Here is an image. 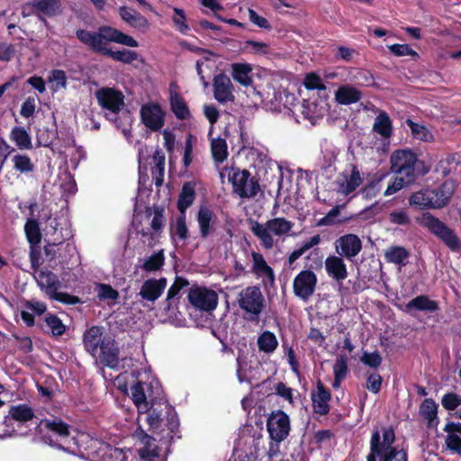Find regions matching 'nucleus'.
I'll return each instance as SVG.
<instances>
[{"mask_svg": "<svg viewBox=\"0 0 461 461\" xmlns=\"http://www.w3.org/2000/svg\"><path fill=\"white\" fill-rule=\"evenodd\" d=\"M67 75L62 69H53L50 71L49 81L54 86H52L54 91L65 89L67 87Z\"/></svg>", "mask_w": 461, "mask_h": 461, "instance_id": "nucleus-57", "label": "nucleus"}, {"mask_svg": "<svg viewBox=\"0 0 461 461\" xmlns=\"http://www.w3.org/2000/svg\"><path fill=\"white\" fill-rule=\"evenodd\" d=\"M391 170L396 175L407 176L408 182H416L417 174L424 176L429 169H420V166L424 167L423 161L418 159L417 155L410 149H397L393 151L390 158Z\"/></svg>", "mask_w": 461, "mask_h": 461, "instance_id": "nucleus-3", "label": "nucleus"}, {"mask_svg": "<svg viewBox=\"0 0 461 461\" xmlns=\"http://www.w3.org/2000/svg\"><path fill=\"white\" fill-rule=\"evenodd\" d=\"M188 300L192 305L202 311L211 312L218 304V294L207 288H192L188 294Z\"/></svg>", "mask_w": 461, "mask_h": 461, "instance_id": "nucleus-14", "label": "nucleus"}, {"mask_svg": "<svg viewBox=\"0 0 461 461\" xmlns=\"http://www.w3.org/2000/svg\"><path fill=\"white\" fill-rule=\"evenodd\" d=\"M325 270L327 275L337 282H341L348 277V269L342 257L330 255L325 259Z\"/></svg>", "mask_w": 461, "mask_h": 461, "instance_id": "nucleus-25", "label": "nucleus"}, {"mask_svg": "<svg viewBox=\"0 0 461 461\" xmlns=\"http://www.w3.org/2000/svg\"><path fill=\"white\" fill-rule=\"evenodd\" d=\"M164 409L166 410L165 418L167 419V427L170 433L175 434L178 430L179 420L177 413L173 406L167 401L164 402Z\"/></svg>", "mask_w": 461, "mask_h": 461, "instance_id": "nucleus-53", "label": "nucleus"}, {"mask_svg": "<svg viewBox=\"0 0 461 461\" xmlns=\"http://www.w3.org/2000/svg\"><path fill=\"white\" fill-rule=\"evenodd\" d=\"M217 217L206 205H201L197 212V222L202 239L208 238L214 231Z\"/></svg>", "mask_w": 461, "mask_h": 461, "instance_id": "nucleus-26", "label": "nucleus"}, {"mask_svg": "<svg viewBox=\"0 0 461 461\" xmlns=\"http://www.w3.org/2000/svg\"><path fill=\"white\" fill-rule=\"evenodd\" d=\"M119 354L120 348L118 344L111 336L104 339L97 353L100 363L113 369L116 368L119 365Z\"/></svg>", "mask_w": 461, "mask_h": 461, "instance_id": "nucleus-20", "label": "nucleus"}, {"mask_svg": "<svg viewBox=\"0 0 461 461\" xmlns=\"http://www.w3.org/2000/svg\"><path fill=\"white\" fill-rule=\"evenodd\" d=\"M396 437L393 426L375 428L371 435L366 461H408V452L394 446Z\"/></svg>", "mask_w": 461, "mask_h": 461, "instance_id": "nucleus-1", "label": "nucleus"}, {"mask_svg": "<svg viewBox=\"0 0 461 461\" xmlns=\"http://www.w3.org/2000/svg\"><path fill=\"white\" fill-rule=\"evenodd\" d=\"M44 322L53 337L62 336L66 332V326L56 314H48L44 318Z\"/></svg>", "mask_w": 461, "mask_h": 461, "instance_id": "nucleus-49", "label": "nucleus"}, {"mask_svg": "<svg viewBox=\"0 0 461 461\" xmlns=\"http://www.w3.org/2000/svg\"><path fill=\"white\" fill-rule=\"evenodd\" d=\"M108 337L103 326H92L83 335L84 347L91 356L96 357L100 347Z\"/></svg>", "mask_w": 461, "mask_h": 461, "instance_id": "nucleus-16", "label": "nucleus"}, {"mask_svg": "<svg viewBox=\"0 0 461 461\" xmlns=\"http://www.w3.org/2000/svg\"><path fill=\"white\" fill-rule=\"evenodd\" d=\"M239 306L250 314V320H256L265 308V298L258 285L244 288L239 294Z\"/></svg>", "mask_w": 461, "mask_h": 461, "instance_id": "nucleus-9", "label": "nucleus"}, {"mask_svg": "<svg viewBox=\"0 0 461 461\" xmlns=\"http://www.w3.org/2000/svg\"><path fill=\"white\" fill-rule=\"evenodd\" d=\"M303 86L308 90H326V86L322 83L320 76L313 72L306 75Z\"/></svg>", "mask_w": 461, "mask_h": 461, "instance_id": "nucleus-61", "label": "nucleus"}, {"mask_svg": "<svg viewBox=\"0 0 461 461\" xmlns=\"http://www.w3.org/2000/svg\"><path fill=\"white\" fill-rule=\"evenodd\" d=\"M234 86L230 77L224 73L216 75L213 78V96L220 104L233 102Z\"/></svg>", "mask_w": 461, "mask_h": 461, "instance_id": "nucleus-17", "label": "nucleus"}, {"mask_svg": "<svg viewBox=\"0 0 461 461\" xmlns=\"http://www.w3.org/2000/svg\"><path fill=\"white\" fill-rule=\"evenodd\" d=\"M252 68L247 63H233L231 64V76L232 78L243 86H249L252 84L253 80L250 77Z\"/></svg>", "mask_w": 461, "mask_h": 461, "instance_id": "nucleus-35", "label": "nucleus"}, {"mask_svg": "<svg viewBox=\"0 0 461 461\" xmlns=\"http://www.w3.org/2000/svg\"><path fill=\"white\" fill-rule=\"evenodd\" d=\"M37 284L42 290H45L50 299L57 302L67 305H76L82 303L78 296L65 292H58L60 287V281L57 275L50 270L39 273Z\"/></svg>", "mask_w": 461, "mask_h": 461, "instance_id": "nucleus-7", "label": "nucleus"}, {"mask_svg": "<svg viewBox=\"0 0 461 461\" xmlns=\"http://www.w3.org/2000/svg\"><path fill=\"white\" fill-rule=\"evenodd\" d=\"M141 443L143 447L139 449V455L144 461H155L159 456V448L155 444V438L141 430Z\"/></svg>", "mask_w": 461, "mask_h": 461, "instance_id": "nucleus-32", "label": "nucleus"}, {"mask_svg": "<svg viewBox=\"0 0 461 461\" xmlns=\"http://www.w3.org/2000/svg\"><path fill=\"white\" fill-rule=\"evenodd\" d=\"M406 122L411 129L413 138L422 141H429L432 139L431 132L424 125L410 119H408Z\"/></svg>", "mask_w": 461, "mask_h": 461, "instance_id": "nucleus-52", "label": "nucleus"}, {"mask_svg": "<svg viewBox=\"0 0 461 461\" xmlns=\"http://www.w3.org/2000/svg\"><path fill=\"white\" fill-rule=\"evenodd\" d=\"M445 444L452 453L461 456V438L455 433H447Z\"/></svg>", "mask_w": 461, "mask_h": 461, "instance_id": "nucleus-64", "label": "nucleus"}, {"mask_svg": "<svg viewBox=\"0 0 461 461\" xmlns=\"http://www.w3.org/2000/svg\"><path fill=\"white\" fill-rule=\"evenodd\" d=\"M174 13L175 15L173 16V23L175 24V27L182 34H186L190 28L186 23V17L184 10L175 7Z\"/></svg>", "mask_w": 461, "mask_h": 461, "instance_id": "nucleus-59", "label": "nucleus"}, {"mask_svg": "<svg viewBox=\"0 0 461 461\" xmlns=\"http://www.w3.org/2000/svg\"><path fill=\"white\" fill-rule=\"evenodd\" d=\"M140 114L141 122L152 131H158L165 124V113L158 103L143 104Z\"/></svg>", "mask_w": 461, "mask_h": 461, "instance_id": "nucleus-12", "label": "nucleus"}, {"mask_svg": "<svg viewBox=\"0 0 461 461\" xmlns=\"http://www.w3.org/2000/svg\"><path fill=\"white\" fill-rule=\"evenodd\" d=\"M373 130L384 138L391 137L393 133L392 121L385 112H381L376 116Z\"/></svg>", "mask_w": 461, "mask_h": 461, "instance_id": "nucleus-44", "label": "nucleus"}, {"mask_svg": "<svg viewBox=\"0 0 461 461\" xmlns=\"http://www.w3.org/2000/svg\"><path fill=\"white\" fill-rule=\"evenodd\" d=\"M456 188V183L453 179H447L438 187L432 188L438 209H442L449 203Z\"/></svg>", "mask_w": 461, "mask_h": 461, "instance_id": "nucleus-27", "label": "nucleus"}, {"mask_svg": "<svg viewBox=\"0 0 461 461\" xmlns=\"http://www.w3.org/2000/svg\"><path fill=\"white\" fill-rule=\"evenodd\" d=\"M383 377L377 372H372L366 375V387L373 393L381 391Z\"/></svg>", "mask_w": 461, "mask_h": 461, "instance_id": "nucleus-62", "label": "nucleus"}, {"mask_svg": "<svg viewBox=\"0 0 461 461\" xmlns=\"http://www.w3.org/2000/svg\"><path fill=\"white\" fill-rule=\"evenodd\" d=\"M10 140L15 143L20 149H32V138L23 127L15 126L10 132Z\"/></svg>", "mask_w": 461, "mask_h": 461, "instance_id": "nucleus-42", "label": "nucleus"}, {"mask_svg": "<svg viewBox=\"0 0 461 461\" xmlns=\"http://www.w3.org/2000/svg\"><path fill=\"white\" fill-rule=\"evenodd\" d=\"M345 181L339 183V191L345 195H348L362 184L363 179L356 165H351V173L348 176L343 174Z\"/></svg>", "mask_w": 461, "mask_h": 461, "instance_id": "nucleus-33", "label": "nucleus"}, {"mask_svg": "<svg viewBox=\"0 0 461 461\" xmlns=\"http://www.w3.org/2000/svg\"><path fill=\"white\" fill-rule=\"evenodd\" d=\"M438 404L432 398H426L419 408V414L428 421V428H436L439 422L438 418Z\"/></svg>", "mask_w": 461, "mask_h": 461, "instance_id": "nucleus-31", "label": "nucleus"}, {"mask_svg": "<svg viewBox=\"0 0 461 461\" xmlns=\"http://www.w3.org/2000/svg\"><path fill=\"white\" fill-rule=\"evenodd\" d=\"M362 97V93L355 87L342 86L338 88L335 94V100L339 104L348 105L357 103Z\"/></svg>", "mask_w": 461, "mask_h": 461, "instance_id": "nucleus-34", "label": "nucleus"}, {"mask_svg": "<svg viewBox=\"0 0 461 461\" xmlns=\"http://www.w3.org/2000/svg\"><path fill=\"white\" fill-rule=\"evenodd\" d=\"M189 285L188 281L183 277L176 276L173 285L169 287L167 293L166 302L167 303V307L171 305L170 300L176 297L181 289Z\"/></svg>", "mask_w": 461, "mask_h": 461, "instance_id": "nucleus-60", "label": "nucleus"}, {"mask_svg": "<svg viewBox=\"0 0 461 461\" xmlns=\"http://www.w3.org/2000/svg\"><path fill=\"white\" fill-rule=\"evenodd\" d=\"M154 167L151 168V174L156 186H161L164 182L165 172V155L161 149H157L153 155Z\"/></svg>", "mask_w": 461, "mask_h": 461, "instance_id": "nucleus-40", "label": "nucleus"}, {"mask_svg": "<svg viewBox=\"0 0 461 461\" xmlns=\"http://www.w3.org/2000/svg\"><path fill=\"white\" fill-rule=\"evenodd\" d=\"M252 272L258 277L265 276L270 284H274L276 276L273 268L267 263L262 254L252 251Z\"/></svg>", "mask_w": 461, "mask_h": 461, "instance_id": "nucleus-30", "label": "nucleus"}, {"mask_svg": "<svg viewBox=\"0 0 461 461\" xmlns=\"http://www.w3.org/2000/svg\"><path fill=\"white\" fill-rule=\"evenodd\" d=\"M30 5L34 9V14L44 23H47L45 17L56 16L61 8L60 0H32Z\"/></svg>", "mask_w": 461, "mask_h": 461, "instance_id": "nucleus-22", "label": "nucleus"}, {"mask_svg": "<svg viewBox=\"0 0 461 461\" xmlns=\"http://www.w3.org/2000/svg\"><path fill=\"white\" fill-rule=\"evenodd\" d=\"M14 168L21 174L32 173L34 170V164L28 155L17 154L12 158Z\"/></svg>", "mask_w": 461, "mask_h": 461, "instance_id": "nucleus-48", "label": "nucleus"}, {"mask_svg": "<svg viewBox=\"0 0 461 461\" xmlns=\"http://www.w3.org/2000/svg\"><path fill=\"white\" fill-rule=\"evenodd\" d=\"M390 52L396 57H403L410 56L413 59H419V54L413 49H411L408 44H393L388 47Z\"/></svg>", "mask_w": 461, "mask_h": 461, "instance_id": "nucleus-58", "label": "nucleus"}, {"mask_svg": "<svg viewBox=\"0 0 461 461\" xmlns=\"http://www.w3.org/2000/svg\"><path fill=\"white\" fill-rule=\"evenodd\" d=\"M196 183L194 181L185 182L178 194L176 207L180 213L185 214L186 210L194 203L196 192Z\"/></svg>", "mask_w": 461, "mask_h": 461, "instance_id": "nucleus-29", "label": "nucleus"}, {"mask_svg": "<svg viewBox=\"0 0 461 461\" xmlns=\"http://www.w3.org/2000/svg\"><path fill=\"white\" fill-rule=\"evenodd\" d=\"M267 429L270 439L284 441L290 432L289 416L281 410L273 411L267 419Z\"/></svg>", "mask_w": 461, "mask_h": 461, "instance_id": "nucleus-10", "label": "nucleus"}, {"mask_svg": "<svg viewBox=\"0 0 461 461\" xmlns=\"http://www.w3.org/2000/svg\"><path fill=\"white\" fill-rule=\"evenodd\" d=\"M415 182H408L407 176L397 175L394 179L388 184L387 188L385 189L384 195L389 196L392 195L405 186L411 185Z\"/></svg>", "mask_w": 461, "mask_h": 461, "instance_id": "nucleus-56", "label": "nucleus"}, {"mask_svg": "<svg viewBox=\"0 0 461 461\" xmlns=\"http://www.w3.org/2000/svg\"><path fill=\"white\" fill-rule=\"evenodd\" d=\"M317 282V276L312 270H302L293 281L294 295L303 301L309 300L315 292Z\"/></svg>", "mask_w": 461, "mask_h": 461, "instance_id": "nucleus-11", "label": "nucleus"}, {"mask_svg": "<svg viewBox=\"0 0 461 461\" xmlns=\"http://www.w3.org/2000/svg\"><path fill=\"white\" fill-rule=\"evenodd\" d=\"M165 263L163 250L153 253L142 264L141 268L146 272H155L159 270Z\"/></svg>", "mask_w": 461, "mask_h": 461, "instance_id": "nucleus-50", "label": "nucleus"}, {"mask_svg": "<svg viewBox=\"0 0 461 461\" xmlns=\"http://www.w3.org/2000/svg\"><path fill=\"white\" fill-rule=\"evenodd\" d=\"M403 311L410 314H412L413 311L434 313L439 311V305L437 301L431 300L428 295L420 294L409 301Z\"/></svg>", "mask_w": 461, "mask_h": 461, "instance_id": "nucleus-24", "label": "nucleus"}, {"mask_svg": "<svg viewBox=\"0 0 461 461\" xmlns=\"http://www.w3.org/2000/svg\"><path fill=\"white\" fill-rule=\"evenodd\" d=\"M24 233L29 245L41 244L42 235L37 219L28 218L24 224Z\"/></svg>", "mask_w": 461, "mask_h": 461, "instance_id": "nucleus-41", "label": "nucleus"}, {"mask_svg": "<svg viewBox=\"0 0 461 461\" xmlns=\"http://www.w3.org/2000/svg\"><path fill=\"white\" fill-rule=\"evenodd\" d=\"M91 447L96 448L92 454L98 461H126L122 449L114 447L104 441L92 440Z\"/></svg>", "mask_w": 461, "mask_h": 461, "instance_id": "nucleus-18", "label": "nucleus"}, {"mask_svg": "<svg viewBox=\"0 0 461 461\" xmlns=\"http://www.w3.org/2000/svg\"><path fill=\"white\" fill-rule=\"evenodd\" d=\"M97 297L100 301L104 302L107 300H117L119 298V292L108 284H97L96 285Z\"/></svg>", "mask_w": 461, "mask_h": 461, "instance_id": "nucleus-54", "label": "nucleus"}, {"mask_svg": "<svg viewBox=\"0 0 461 461\" xmlns=\"http://www.w3.org/2000/svg\"><path fill=\"white\" fill-rule=\"evenodd\" d=\"M167 285L166 277L147 279L143 282L138 294L144 301L155 303L164 293Z\"/></svg>", "mask_w": 461, "mask_h": 461, "instance_id": "nucleus-19", "label": "nucleus"}, {"mask_svg": "<svg viewBox=\"0 0 461 461\" xmlns=\"http://www.w3.org/2000/svg\"><path fill=\"white\" fill-rule=\"evenodd\" d=\"M336 252L348 260H352L362 250V241L359 237L353 233L340 236L336 240Z\"/></svg>", "mask_w": 461, "mask_h": 461, "instance_id": "nucleus-15", "label": "nucleus"}, {"mask_svg": "<svg viewBox=\"0 0 461 461\" xmlns=\"http://www.w3.org/2000/svg\"><path fill=\"white\" fill-rule=\"evenodd\" d=\"M409 204L419 210L438 209L432 188H422L412 193L408 198Z\"/></svg>", "mask_w": 461, "mask_h": 461, "instance_id": "nucleus-23", "label": "nucleus"}, {"mask_svg": "<svg viewBox=\"0 0 461 461\" xmlns=\"http://www.w3.org/2000/svg\"><path fill=\"white\" fill-rule=\"evenodd\" d=\"M229 181L232 184L233 192L243 199L255 197L260 191L258 179L251 176L247 169L232 167L229 173Z\"/></svg>", "mask_w": 461, "mask_h": 461, "instance_id": "nucleus-8", "label": "nucleus"}, {"mask_svg": "<svg viewBox=\"0 0 461 461\" xmlns=\"http://www.w3.org/2000/svg\"><path fill=\"white\" fill-rule=\"evenodd\" d=\"M294 226V223L285 218L278 217L268 220L265 224L254 221L251 226V231L260 240V245L265 249H271L274 246L272 233L276 236H282L288 233Z\"/></svg>", "mask_w": 461, "mask_h": 461, "instance_id": "nucleus-6", "label": "nucleus"}, {"mask_svg": "<svg viewBox=\"0 0 461 461\" xmlns=\"http://www.w3.org/2000/svg\"><path fill=\"white\" fill-rule=\"evenodd\" d=\"M212 158L217 162H222L227 158V143L221 138L213 139L211 143Z\"/></svg>", "mask_w": 461, "mask_h": 461, "instance_id": "nucleus-51", "label": "nucleus"}, {"mask_svg": "<svg viewBox=\"0 0 461 461\" xmlns=\"http://www.w3.org/2000/svg\"><path fill=\"white\" fill-rule=\"evenodd\" d=\"M35 429L41 441L45 444L63 451H68V447L64 444L70 438V425L60 418L41 419Z\"/></svg>", "mask_w": 461, "mask_h": 461, "instance_id": "nucleus-2", "label": "nucleus"}, {"mask_svg": "<svg viewBox=\"0 0 461 461\" xmlns=\"http://www.w3.org/2000/svg\"><path fill=\"white\" fill-rule=\"evenodd\" d=\"M9 416L17 422L25 423L32 420L35 414L32 407L25 403H20L10 407Z\"/></svg>", "mask_w": 461, "mask_h": 461, "instance_id": "nucleus-39", "label": "nucleus"}, {"mask_svg": "<svg viewBox=\"0 0 461 461\" xmlns=\"http://www.w3.org/2000/svg\"><path fill=\"white\" fill-rule=\"evenodd\" d=\"M311 398L314 413L324 416L330 412L329 402L331 399V393L321 380L317 382V393H312Z\"/></svg>", "mask_w": 461, "mask_h": 461, "instance_id": "nucleus-21", "label": "nucleus"}, {"mask_svg": "<svg viewBox=\"0 0 461 461\" xmlns=\"http://www.w3.org/2000/svg\"><path fill=\"white\" fill-rule=\"evenodd\" d=\"M170 108L178 120H188L191 113L185 99L177 93L170 95Z\"/></svg>", "mask_w": 461, "mask_h": 461, "instance_id": "nucleus-36", "label": "nucleus"}, {"mask_svg": "<svg viewBox=\"0 0 461 461\" xmlns=\"http://www.w3.org/2000/svg\"><path fill=\"white\" fill-rule=\"evenodd\" d=\"M164 402H152L151 405L149 407L147 406V410L142 409L140 413H147V422L149 423V427L151 429H158L159 428L164 417H163V408Z\"/></svg>", "mask_w": 461, "mask_h": 461, "instance_id": "nucleus-38", "label": "nucleus"}, {"mask_svg": "<svg viewBox=\"0 0 461 461\" xmlns=\"http://www.w3.org/2000/svg\"><path fill=\"white\" fill-rule=\"evenodd\" d=\"M172 231L180 240L185 241L188 239V229L186 225V213H180L176 219V223L172 227Z\"/></svg>", "mask_w": 461, "mask_h": 461, "instance_id": "nucleus-55", "label": "nucleus"}, {"mask_svg": "<svg viewBox=\"0 0 461 461\" xmlns=\"http://www.w3.org/2000/svg\"><path fill=\"white\" fill-rule=\"evenodd\" d=\"M278 346V341L276 335L269 331H263L258 338V349L264 353H273Z\"/></svg>", "mask_w": 461, "mask_h": 461, "instance_id": "nucleus-46", "label": "nucleus"}, {"mask_svg": "<svg viewBox=\"0 0 461 461\" xmlns=\"http://www.w3.org/2000/svg\"><path fill=\"white\" fill-rule=\"evenodd\" d=\"M119 32V30L112 26L104 25L98 28V32L78 29L76 32V36L94 52L103 54L105 52V50L110 49L106 46L107 42L116 43Z\"/></svg>", "mask_w": 461, "mask_h": 461, "instance_id": "nucleus-5", "label": "nucleus"}, {"mask_svg": "<svg viewBox=\"0 0 461 461\" xmlns=\"http://www.w3.org/2000/svg\"><path fill=\"white\" fill-rule=\"evenodd\" d=\"M417 222L428 229V230L440 240L450 250L459 251L461 249V241L454 230L449 228L445 222L426 212L417 218Z\"/></svg>", "mask_w": 461, "mask_h": 461, "instance_id": "nucleus-4", "label": "nucleus"}, {"mask_svg": "<svg viewBox=\"0 0 461 461\" xmlns=\"http://www.w3.org/2000/svg\"><path fill=\"white\" fill-rule=\"evenodd\" d=\"M121 18L131 27L139 31H145L149 28V21L139 12L128 6H121L119 8Z\"/></svg>", "mask_w": 461, "mask_h": 461, "instance_id": "nucleus-28", "label": "nucleus"}, {"mask_svg": "<svg viewBox=\"0 0 461 461\" xmlns=\"http://www.w3.org/2000/svg\"><path fill=\"white\" fill-rule=\"evenodd\" d=\"M409 257L410 252L402 246H391L384 253L386 262L401 267L406 266Z\"/></svg>", "mask_w": 461, "mask_h": 461, "instance_id": "nucleus-37", "label": "nucleus"}, {"mask_svg": "<svg viewBox=\"0 0 461 461\" xmlns=\"http://www.w3.org/2000/svg\"><path fill=\"white\" fill-rule=\"evenodd\" d=\"M442 406L447 411H454L461 405V396L455 393H447L441 399Z\"/></svg>", "mask_w": 461, "mask_h": 461, "instance_id": "nucleus-63", "label": "nucleus"}, {"mask_svg": "<svg viewBox=\"0 0 461 461\" xmlns=\"http://www.w3.org/2000/svg\"><path fill=\"white\" fill-rule=\"evenodd\" d=\"M100 106L113 113H118L124 106V95L115 88L103 87L95 92Z\"/></svg>", "mask_w": 461, "mask_h": 461, "instance_id": "nucleus-13", "label": "nucleus"}, {"mask_svg": "<svg viewBox=\"0 0 461 461\" xmlns=\"http://www.w3.org/2000/svg\"><path fill=\"white\" fill-rule=\"evenodd\" d=\"M131 399L138 408L139 412H140L142 409L147 410L148 402L145 393V383L138 381L131 386Z\"/></svg>", "mask_w": 461, "mask_h": 461, "instance_id": "nucleus-47", "label": "nucleus"}, {"mask_svg": "<svg viewBox=\"0 0 461 461\" xmlns=\"http://www.w3.org/2000/svg\"><path fill=\"white\" fill-rule=\"evenodd\" d=\"M145 213L147 217H150L153 213V219L150 226L153 231L158 232L165 226V208L162 205L154 204L153 207H147Z\"/></svg>", "mask_w": 461, "mask_h": 461, "instance_id": "nucleus-43", "label": "nucleus"}, {"mask_svg": "<svg viewBox=\"0 0 461 461\" xmlns=\"http://www.w3.org/2000/svg\"><path fill=\"white\" fill-rule=\"evenodd\" d=\"M102 55L109 57L113 60L122 62L123 64H131L139 58V54L136 51L127 49L113 50L110 48L109 50H105V52H104Z\"/></svg>", "mask_w": 461, "mask_h": 461, "instance_id": "nucleus-45", "label": "nucleus"}]
</instances>
